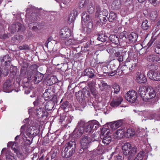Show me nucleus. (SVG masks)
<instances>
[{
  "label": "nucleus",
  "mask_w": 160,
  "mask_h": 160,
  "mask_svg": "<svg viewBox=\"0 0 160 160\" xmlns=\"http://www.w3.org/2000/svg\"><path fill=\"white\" fill-rule=\"evenodd\" d=\"M82 92H83V95L85 99L86 98H89L90 97L91 94L89 88L86 87L84 89H83Z\"/></svg>",
  "instance_id": "35"
},
{
  "label": "nucleus",
  "mask_w": 160,
  "mask_h": 160,
  "mask_svg": "<svg viewBox=\"0 0 160 160\" xmlns=\"http://www.w3.org/2000/svg\"><path fill=\"white\" fill-rule=\"evenodd\" d=\"M124 130L123 129H120L117 130L115 133V136L118 139H119L123 138L124 136Z\"/></svg>",
  "instance_id": "27"
},
{
  "label": "nucleus",
  "mask_w": 160,
  "mask_h": 160,
  "mask_svg": "<svg viewBox=\"0 0 160 160\" xmlns=\"http://www.w3.org/2000/svg\"><path fill=\"white\" fill-rule=\"evenodd\" d=\"M75 19V15L74 13L71 12L68 19V22L70 23L74 22Z\"/></svg>",
  "instance_id": "41"
},
{
  "label": "nucleus",
  "mask_w": 160,
  "mask_h": 160,
  "mask_svg": "<svg viewBox=\"0 0 160 160\" xmlns=\"http://www.w3.org/2000/svg\"><path fill=\"white\" fill-rule=\"evenodd\" d=\"M90 89V91L92 93V94L94 97H96L97 96L96 90L95 87L92 86V83H89L88 84Z\"/></svg>",
  "instance_id": "37"
},
{
  "label": "nucleus",
  "mask_w": 160,
  "mask_h": 160,
  "mask_svg": "<svg viewBox=\"0 0 160 160\" xmlns=\"http://www.w3.org/2000/svg\"><path fill=\"white\" fill-rule=\"evenodd\" d=\"M57 152L56 150H52L51 153V158L52 159L54 158L56 156Z\"/></svg>",
  "instance_id": "53"
},
{
  "label": "nucleus",
  "mask_w": 160,
  "mask_h": 160,
  "mask_svg": "<svg viewBox=\"0 0 160 160\" xmlns=\"http://www.w3.org/2000/svg\"><path fill=\"white\" fill-rule=\"evenodd\" d=\"M116 49H118L117 48H113L110 49V51L114 53V57L116 58H118L121 55H122L121 53L119 51H116Z\"/></svg>",
  "instance_id": "47"
},
{
  "label": "nucleus",
  "mask_w": 160,
  "mask_h": 160,
  "mask_svg": "<svg viewBox=\"0 0 160 160\" xmlns=\"http://www.w3.org/2000/svg\"><path fill=\"white\" fill-rule=\"evenodd\" d=\"M36 113L38 118H42L46 117L48 112L43 108H37L36 109Z\"/></svg>",
  "instance_id": "12"
},
{
  "label": "nucleus",
  "mask_w": 160,
  "mask_h": 160,
  "mask_svg": "<svg viewBox=\"0 0 160 160\" xmlns=\"http://www.w3.org/2000/svg\"><path fill=\"white\" fill-rule=\"evenodd\" d=\"M4 92H11L12 88V83L9 80H7L3 85Z\"/></svg>",
  "instance_id": "17"
},
{
  "label": "nucleus",
  "mask_w": 160,
  "mask_h": 160,
  "mask_svg": "<svg viewBox=\"0 0 160 160\" xmlns=\"http://www.w3.org/2000/svg\"><path fill=\"white\" fill-rule=\"evenodd\" d=\"M122 124V122L120 121H118L114 122L111 125L113 129H117Z\"/></svg>",
  "instance_id": "46"
},
{
  "label": "nucleus",
  "mask_w": 160,
  "mask_h": 160,
  "mask_svg": "<svg viewBox=\"0 0 160 160\" xmlns=\"http://www.w3.org/2000/svg\"><path fill=\"white\" fill-rule=\"evenodd\" d=\"M22 25L19 23L13 24H12L11 27V32L12 33H14L17 31H19L22 29Z\"/></svg>",
  "instance_id": "23"
},
{
  "label": "nucleus",
  "mask_w": 160,
  "mask_h": 160,
  "mask_svg": "<svg viewBox=\"0 0 160 160\" xmlns=\"http://www.w3.org/2000/svg\"><path fill=\"white\" fill-rule=\"evenodd\" d=\"M82 22L83 23V22L85 23H86V27L85 28L87 31V32L88 33H90L92 28L93 23L90 22H88L90 20L89 15L86 12L83 13L82 15Z\"/></svg>",
  "instance_id": "5"
},
{
  "label": "nucleus",
  "mask_w": 160,
  "mask_h": 160,
  "mask_svg": "<svg viewBox=\"0 0 160 160\" xmlns=\"http://www.w3.org/2000/svg\"><path fill=\"white\" fill-rule=\"evenodd\" d=\"M44 107L46 110H51L54 107L53 103L51 101H48L46 103Z\"/></svg>",
  "instance_id": "32"
},
{
  "label": "nucleus",
  "mask_w": 160,
  "mask_h": 160,
  "mask_svg": "<svg viewBox=\"0 0 160 160\" xmlns=\"http://www.w3.org/2000/svg\"><path fill=\"white\" fill-rule=\"evenodd\" d=\"M85 124L84 121L82 120H81L79 122H78L77 127L79 128H81V127H84Z\"/></svg>",
  "instance_id": "54"
},
{
  "label": "nucleus",
  "mask_w": 160,
  "mask_h": 160,
  "mask_svg": "<svg viewBox=\"0 0 160 160\" xmlns=\"http://www.w3.org/2000/svg\"><path fill=\"white\" fill-rule=\"evenodd\" d=\"M26 135L25 133H23V136L24 138L26 139H27L28 138H32V136L31 134V133L29 132H27L26 133Z\"/></svg>",
  "instance_id": "58"
},
{
  "label": "nucleus",
  "mask_w": 160,
  "mask_h": 160,
  "mask_svg": "<svg viewBox=\"0 0 160 160\" xmlns=\"http://www.w3.org/2000/svg\"><path fill=\"white\" fill-rule=\"evenodd\" d=\"M108 37L103 33L99 34L97 39L102 42H104L106 41Z\"/></svg>",
  "instance_id": "40"
},
{
  "label": "nucleus",
  "mask_w": 160,
  "mask_h": 160,
  "mask_svg": "<svg viewBox=\"0 0 160 160\" xmlns=\"http://www.w3.org/2000/svg\"><path fill=\"white\" fill-rule=\"evenodd\" d=\"M17 144L16 143H15L11 147L12 149L14 151V152L19 157L21 156L22 154L20 152L18 149V148L17 146Z\"/></svg>",
  "instance_id": "34"
},
{
  "label": "nucleus",
  "mask_w": 160,
  "mask_h": 160,
  "mask_svg": "<svg viewBox=\"0 0 160 160\" xmlns=\"http://www.w3.org/2000/svg\"><path fill=\"white\" fill-rule=\"evenodd\" d=\"M5 156L6 160H14L15 159L14 154L11 152L6 153Z\"/></svg>",
  "instance_id": "38"
},
{
  "label": "nucleus",
  "mask_w": 160,
  "mask_h": 160,
  "mask_svg": "<svg viewBox=\"0 0 160 160\" xmlns=\"http://www.w3.org/2000/svg\"><path fill=\"white\" fill-rule=\"evenodd\" d=\"M138 61V57L136 56L134 60L133 59L128 58L126 60L125 64L127 67H128V69L130 71H132L137 65Z\"/></svg>",
  "instance_id": "7"
},
{
  "label": "nucleus",
  "mask_w": 160,
  "mask_h": 160,
  "mask_svg": "<svg viewBox=\"0 0 160 160\" xmlns=\"http://www.w3.org/2000/svg\"><path fill=\"white\" fill-rule=\"evenodd\" d=\"M54 92L51 88H48L45 90L43 95V96L45 99L48 100L52 99Z\"/></svg>",
  "instance_id": "14"
},
{
  "label": "nucleus",
  "mask_w": 160,
  "mask_h": 160,
  "mask_svg": "<svg viewBox=\"0 0 160 160\" xmlns=\"http://www.w3.org/2000/svg\"><path fill=\"white\" fill-rule=\"evenodd\" d=\"M135 133V132L133 129L129 128L128 129L127 132L125 133L124 135L126 137L129 138L133 136Z\"/></svg>",
  "instance_id": "30"
},
{
  "label": "nucleus",
  "mask_w": 160,
  "mask_h": 160,
  "mask_svg": "<svg viewBox=\"0 0 160 160\" xmlns=\"http://www.w3.org/2000/svg\"><path fill=\"white\" fill-rule=\"evenodd\" d=\"M88 12L89 13H92L94 11V8L92 5H88Z\"/></svg>",
  "instance_id": "56"
},
{
  "label": "nucleus",
  "mask_w": 160,
  "mask_h": 160,
  "mask_svg": "<svg viewBox=\"0 0 160 160\" xmlns=\"http://www.w3.org/2000/svg\"><path fill=\"white\" fill-rule=\"evenodd\" d=\"M149 2L154 6H158L160 3L158 0H148Z\"/></svg>",
  "instance_id": "51"
},
{
  "label": "nucleus",
  "mask_w": 160,
  "mask_h": 160,
  "mask_svg": "<svg viewBox=\"0 0 160 160\" xmlns=\"http://www.w3.org/2000/svg\"><path fill=\"white\" fill-rule=\"evenodd\" d=\"M75 142L74 141H70L66 145L64 151L62 152V156L63 157L66 158H69L75 152L74 148H72L71 150L68 151V147H71L73 145H75Z\"/></svg>",
  "instance_id": "4"
},
{
  "label": "nucleus",
  "mask_w": 160,
  "mask_h": 160,
  "mask_svg": "<svg viewBox=\"0 0 160 160\" xmlns=\"http://www.w3.org/2000/svg\"><path fill=\"white\" fill-rule=\"evenodd\" d=\"M158 16L157 11L155 10L152 11L150 13L149 18L151 20H154Z\"/></svg>",
  "instance_id": "39"
},
{
  "label": "nucleus",
  "mask_w": 160,
  "mask_h": 160,
  "mask_svg": "<svg viewBox=\"0 0 160 160\" xmlns=\"http://www.w3.org/2000/svg\"><path fill=\"white\" fill-rule=\"evenodd\" d=\"M92 124H91L90 121L86 123V125L84 127V134L86 135L90 136L91 133L93 132V130L92 128Z\"/></svg>",
  "instance_id": "18"
},
{
  "label": "nucleus",
  "mask_w": 160,
  "mask_h": 160,
  "mask_svg": "<svg viewBox=\"0 0 160 160\" xmlns=\"http://www.w3.org/2000/svg\"><path fill=\"white\" fill-rule=\"evenodd\" d=\"M128 35L127 32L124 31L120 33L119 35V37L120 39H123L124 38L126 39H128Z\"/></svg>",
  "instance_id": "49"
},
{
  "label": "nucleus",
  "mask_w": 160,
  "mask_h": 160,
  "mask_svg": "<svg viewBox=\"0 0 160 160\" xmlns=\"http://www.w3.org/2000/svg\"><path fill=\"white\" fill-rule=\"evenodd\" d=\"M75 95L76 98L78 100L80 101L85 100L83 92H82L79 91L78 92H76Z\"/></svg>",
  "instance_id": "36"
},
{
  "label": "nucleus",
  "mask_w": 160,
  "mask_h": 160,
  "mask_svg": "<svg viewBox=\"0 0 160 160\" xmlns=\"http://www.w3.org/2000/svg\"><path fill=\"white\" fill-rule=\"evenodd\" d=\"M143 152H140L137 155L135 160H142L143 158Z\"/></svg>",
  "instance_id": "50"
},
{
  "label": "nucleus",
  "mask_w": 160,
  "mask_h": 160,
  "mask_svg": "<svg viewBox=\"0 0 160 160\" xmlns=\"http://www.w3.org/2000/svg\"><path fill=\"white\" fill-rule=\"evenodd\" d=\"M117 19V14L115 12L111 11L110 12L108 20L110 22H112Z\"/></svg>",
  "instance_id": "29"
},
{
  "label": "nucleus",
  "mask_w": 160,
  "mask_h": 160,
  "mask_svg": "<svg viewBox=\"0 0 160 160\" xmlns=\"http://www.w3.org/2000/svg\"><path fill=\"white\" fill-rule=\"evenodd\" d=\"M130 157H132L134 156L136 154L137 152V148L136 147L134 146L132 148H131L130 151Z\"/></svg>",
  "instance_id": "44"
},
{
  "label": "nucleus",
  "mask_w": 160,
  "mask_h": 160,
  "mask_svg": "<svg viewBox=\"0 0 160 160\" xmlns=\"http://www.w3.org/2000/svg\"><path fill=\"white\" fill-rule=\"evenodd\" d=\"M132 147L131 145L128 142L125 143L122 147V151L123 154L125 156L129 154L130 151Z\"/></svg>",
  "instance_id": "16"
},
{
  "label": "nucleus",
  "mask_w": 160,
  "mask_h": 160,
  "mask_svg": "<svg viewBox=\"0 0 160 160\" xmlns=\"http://www.w3.org/2000/svg\"><path fill=\"white\" fill-rule=\"evenodd\" d=\"M95 70L91 68H89L86 69L84 71L83 74L85 76H88L89 78H92L95 75Z\"/></svg>",
  "instance_id": "20"
},
{
  "label": "nucleus",
  "mask_w": 160,
  "mask_h": 160,
  "mask_svg": "<svg viewBox=\"0 0 160 160\" xmlns=\"http://www.w3.org/2000/svg\"><path fill=\"white\" fill-rule=\"evenodd\" d=\"M109 38L110 41L112 43L118 46L119 44V40L118 38L114 35H110Z\"/></svg>",
  "instance_id": "26"
},
{
  "label": "nucleus",
  "mask_w": 160,
  "mask_h": 160,
  "mask_svg": "<svg viewBox=\"0 0 160 160\" xmlns=\"http://www.w3.org/2000/svg\"><path fill=\"white\" fill-rule=\"evenodd\" d=\"M136 81L140 83H144L147 81V79L146 77L142 73L137 74Z\"/></svg>",
  "instance_id": "22"
},
{
  "label": "nucleus",
  "mask_w": 160,
  "mask_h": 160,
  "mask_svg": "<svg viewBox=\"0 0 160 160\" xmlns=\"http://www.w3.org/2000/svg\"><path fill=\"white\" fill-rule=\"evenodd\" d=\"M155 51L157 54H160V45L157 46L155 50Z\"/></svg>",
  "instance_id": "61"
},
{
  "label": "nucleus",
  "mask_w": 160,
  "mask_h": 160,
  "mask_svg": "<svg viewBox=\"0 0 160 160\" xmlns=\"http://www.w3.org/2000/svg\"><path fill=\"white\" fill-rule=\"evenodd\" d=\"M93 47L92 46H86L85 47V50L87 51L91 52L93 50Z\"/></svg>",
  "instance_id": "60"
},
{
  "label": "nucleus",
  "mask_w": 160,
  "mask_h": 160,
  "mask_svg": "<svg viewBox=\"0 0 160 160\" xmlns=\"http://www.w3.org/2000/svg\"><path fill=\"white\" fill-rule=\"evenodd\" d=\"M27 69L22 68L21 70L20 75L21 76H24L26 75Z\"/></svg>",
  "instance_id": "59"
},
{
  "label": "nucleus",
  "mask_w": 160,
  "mask_h": 160,
  "mask_svg": "<svg viewBox=\"0 0 160 160\" xmlns=\"http://www.w3.org/2000/svg\"><path fill=\"white\" fill-rule=\"evenodd\" d=\"M125 97L129 102L134 103L137 98V93L135 91H129L125 94Z\"/></svg>",
  "instance_id": "6"
},
{
  "label": "nucleus",
  "mask_w": 160,
  "mask_h": 160,
  "mask_svg": "<svg viewBox=\"0 0 160 160\" xmlns=\"http://www.w3.org/2000/svg\"><path fill=\"white\" fill-rule=\"evenodd\" d=\"M61 107L63 110L68 109L70 107L69 103L68 101H66L62 104Z\"/></svg>",
  "instance_id": "48"
},
{
  "label": "nucleus",
  "mask_w": 160,
  "mask_h": 160,
  "mask_svg": "<svg viewBox=\"0 0 160 160\" xmlns=\"http://www.w3.org/2000/svg\"><path fill=\"white\" fill-rule=\"evenodd\" d=\"M138 93L145 102L149 101L154 98L156 94L155 90L151 87H140L138 89Z\"/></svg>",
  "instance_id": "1"
},
{
  "label": "nucleus",
  "mask_w": 160,
  "mask_h": 160,
  "mask_svg": "<svg viewBox=\"0 0 160 160\" xmlns=\"http://www.w3.org/2000/svg\"><path fill=\"white\" fill-rule=\"evenodd\" d=\"M1 62L2 63L4 62V64L6 66H9L11 64V58L8 55L4 56L1 59Z\"/></svg>",
  "instance_id": "24"
},
{
  "label": "nucleus",
  "mask_w": 160,
  "mask_h": 160,
  "mask_svg": "<svg viewBox=\"0 0 160 160\" xmlns=\"http://www.w3.org/2000/svg\"><path fill=\"white\" fill-rule=\"evenodd\" d=\"M108 11L104 9L101 11L99 13V18L101 22L104 23L107 21L108 16Z\"/></svg>",
  "instance_id": "10"
},
{
  "label": "nucleus",
  "mask_w": 160,
  "mask_h": 160,
  "mask_svg": "<svg viewBox=\"0 0 160 160\" xmlns=\"http://www.w3.org/2000/svg\"><path fill=\"white\" fill-rule=\"evenodd\" d=\"M39 66L36 64H32L30 66L29 68L30 70L28 71V72H33V74L38 72L36 71L38 68Z\"/></svg>",
  "instance_id": "33"
},
{
  "label": "nucleus",
  "mask_w": 160,
  "mask_h": 160,
  "mask_svg": "<svg viewBox=\"0 0 160 160\" xmlns=\"http://www.w3.org/2000/svg\"><path fill=\"white\" fill-rule=\"evenodd\" d=\"M56 78L53 77H51L47 81V84L49 86H51L56 82Z\"/></svg>",
  "instance_id": "42"
},
{
  "label": "nucleus",
  "mask_w": 160,
  "mask_h": 160,
  "mask_svg": "<svg viewBox=\"0 0 160 160\" xmlns=\"http://www.w3.org/2000/svg\"><path fill=\"white\" fill-rule=\"evenodd\" d=\"M89 136L84 135L80 141L81 149L79 150V153H82L86 150L89 146V144L92 140Z\"/></svg>",
  "instance_id": "3"
},
{
  "label": "nucleus",
  "mask_w": 160,
  "mask_h": 160,
  "mask_svg": "<svg viewBox=\"0 0 160 160\" xmlns=\"http://www.w3.org/2000/svg\"><path fill=\"white\" fill-rule=\"evenodd\" d=\"M123 101L121 97L117 96L114 97L110 103V105L113 107H117L120 105Z\"/></svg>",
  "instance_id": "13"
},
{
  "label": "nucleus",
  "mask_w": 160,
  "mask_h": 160,
  "mask_svg": "<svg viewBox=\"0 0 160 160\" xmlns=\"http://www.w3.org/2000/svg\"><path fill=\"white\" fill-rule=\"evenodd\" d=\"M75 42V41L74 39H70L66 41L65 44L67 46L73 45L74 44Z\"/></svg>",
  "instance_id": "52"
},
{
  "label": "nucleus",
  "mask_w": 160,
  "mask_h": 160,
  "mask_svg": "<svg viewBox=\"0 0 160 160\" xmlns=\"http://www.w3.org/2000/svg\"><path fill=\"white\" fill-rule=\"evenodd\" d=\"M27 77L28 81L38 84L43 79L44 75L39 72L33 74V72H27Z\"/></svg>",
  "instance_id": "2"
},
{
  "label": "nucleus",
  "mask_w": 160,
  "mask_h": 160,
  "mask_svg": "<svg viewBox=\"0 0 160 160\" xmlns=\"http://www.w3.org/2000/svg\"><path fill=\"white\" fill-rule=\"evenodd\" d=\"M112 87L114 89V93L117 94L120 91V86L117 83H114L112 86Z\"/></svg>",
  "instance_id": "43"
},
{
  "label": "nucleus",
  "mask_w": 160,
  "mask_h": 160,
  "mask_svg": "<svg viewBox=\"0 0 160 160\" xmlns=\"http://www.w3.org/2000/svg\"><path fill=\"white\" fill-rule=\"evenodd\" d=\"M71 34L70 29L67 26L62 28L60 32L59 36L60 38L65 39L71 36Z\"/></svg>",
  "instance_id": "8"
},
{
  "label": "nucleus",
  "mask_w": 160,
  "mask_h": 160,
  "mask_svg": "<svg viewBox=\"0 0 160 160\" xmlns=\"http://www.w3.org/2000/svg\"><path fill=\"white\" fill-rule=\"evenodd\" d=\"M128 70V67H127L126 64L122 66L120 68L119 67L118 68L117 73H118V75L119 76L123 75L126 73Z\"/></svg>",
  "instance_id": "19"
},
{
  "label": "nucleus",
  "mask_w": 160,
  "mask_h": 160,
  "mask_svg": "<svg viewBox=\"0 0 160 160\" xmlns=\"http://www.w3.org/2000/svg\"><path fill=\"white\" fill-rule=\"evenodd\" d=\"M118 72V69L114 71L113 72H109L108 73V75L110 76H114L115 74H117L118 75L117 73Z\"/></svg>",
  "instance_id": "62"
},
{
  "label": "nucleus",
  "mask_w": 160,
  "mask_h": 160,
  "mask_svg": "<svg viewBox=\"0 0 160 160\" xmlns=\"http://www.w3.org/2000/svg\"><path fill=\"white\" fill-rule=\"evenodd\" d=\"M147 75L151 79L156 81H160V73L158 71L150 70Z\"/></svg>",
  "instance_id": "9"
},
{
  "label": "nucleus",
  "mask_w": 160,
  "mask_h": 160,
  "mask_svg": "<svg viewBox=\"0 0 160 160\" xmlns=\"http://www.w3.org/2000/svg\"><path fill=\"white\" fill-rule=\"evenodd\" d=\"M46 101H47L43 97L41 98V103H40V106H42L43 105L44 106V103Z\"/></svg>",
  "instance_id": "64"
},
{
  "label": "nucleus",
  "mask_w": 160,
  "mask_h": 160,
  "mask_svg": "<svg viewBox=\"0 0 160 160\" xmlns=\"http://www.w3.org/2000/svg\"><path fill=\"white\" fill-rule=\"evenodd\" d=\"M147 58V60L150 62L160 63V58L157 55L150 54L148 55Z\"/></svg>",
  "instance_id": "15"
},
{
  "label": "nucleus",
  "mask_w": 160,
  "mask_h": 160,
  "mask_svg": "<svg viewBox=\"0 0 160 160\" xmlns=\"http://www.w3.org/2000/svg\"><path fill=\"white\" fill-rule=\"evenodd\" d=\"M134 48L137 51H139L142 48V46L141 44H137L135 45Z\"/></svg>",
  "instance_id": "57"
},
{
  "label": "nucleus",
  "mask_w": 160,
  "mask_h": 160,
  "mask_svg": "<svg viewBox=\"0 0 160 160\" xmlns=\"http://www.w3.org/2000/svg\"><path fill=\"white\" fill-rule=\"evenodd\" d=\"M19 38V36L18 35H16L13 38H12V41H13L14 42H18V38Z\"/></svg>",
  "instance_id": "63"
},
{
  "label": "nucleus",
  "mask_w": 160,
  "mask_h": 160,
  "mask_svg": "<svg viewBox=\"0 0 160 160\" xmlns=\"http://www.w3.org/2000/svg\"><path fill=\"white\" fill-rule=\"evenodd\" d=\"M74 132L76 133V136L77 137H79L83 133L84 134V127H81V128L77 127L75 130Z\"/></svg>",
  "instance_id": "28"
},
{
  "label": "nucleus",
  "mask_w": 160,
  "mask_h": 160,
  "mask_svg": "<svg viewBox=\"0 0 160 160\" xmlns=\"http://www.w3.org/2000/svg\"><path fill=\"white\" fill-rule=\"evenodd\" d=\"M29 47L26 44H24L22 46H20L19 47V49L20 50H29Z\"/></svg>",
  "instance_id": "55"
},
{
  "label": "nucleus",
  "mask_w": 160,
  "mask_h": 160,
  "mask_svg": "<svg viewBox=\"0 0 160 160\" xmlns=\"http://www.w3.org/2000/svg\"><path fill=\"white\" fill-rule=\"evenodd\" d=\"M111 140L112 138L110 135L109 134V133H108L107 132L103 138L102 142L104 145H107L111 142Z\"/></svg>",
  "instance_id": "25"
},
{
  "label": "nucleus",
  "mask_w": 160,
  "mask_h": 160,
  "mask_svg": "<svg viewBox=\"0 0 160 160\" xmlns=\"http://www.w3.org/2000/svg\"><path fill=\"white\" fill-rule=\"evenodd\" d=\"M150 23L147 20H143L142 24V28L144 30H147L150 28Z\"/></svg>",
  "instance_id": "31"
},
{
  "label": "nucleus",
  "mask_w": 160,
  "mask_h": 160,
  "mask_svg": "<svg viewBox=\"0 0 160 160\" xmlns=\"http://www.w3.org/2000/svg\"><path fill=\"white\" fill-rule=\"evenodd\" d=\"M91 124H92V128L93 131L94 130H97L99 127L98 122L96 120H92L90 121Z\"/></svg>",
  "instance_id": "45"
},
{
  "label": "nucleus",
  "mask_w": 160,
  "mask_h": 160,
  "mask_svg": "<svg viewBox=\"0 0 160 160\" xmlns=\"http://www.w3.org/2000/svg\"><path fill=\"white\" fill-rule=\"evenodd\" d=\"M123 5L121 0H115L111 5V8L114 10H118L122 8Z\"/></svg>",
  "instance_id": "11"
},
{
  "label": "nucleus",
  "mask_w": 160,
  "mask_h": 160,
  "mask_svg": "<svg viewBox=\"0 0 160 160\" xmlns=\"http://www.w3.org/2000/svg\"><path fill=\"white\" fill-rule=\"evenodd\" d=\"M138 35L136 33L132 32L130 35H128V39L130 43H135L137 41Z\"/></svg>",
  "instance_id": "21"
}]
</instances>
